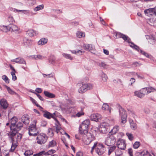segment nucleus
Segmentation results:
<instances>
[{"mask_svg": "<svg viewBox=\"0 0 156 156\" xmlns=\"http://www.w3.org/2000/svg\"><path fill=\"white\" fill-rule=\"evenodd\" d=\"M43 116L44 117L48 119H50L52 118L54 119L56 122L55 123L56 126L55 129H56V131L57 133H58V119L56 118V116L55 113H54L53 114H51L48 111H45L44 112Z\"/></svg>", "mask_w": 156, "mask_h": 156, "instance_id": "7ed1b4c3", "label": "nucleus"}, {"mask_svg": "<svg viewBox=\"0 0 156 156\" xmlns=\"http://www.w3.org/2000/svg\"><path fill=\"white\" fill-rule=\"evenodd\" d=\"M63 55L64 57L67 59H69L71 60H72L73 59V58L71 56V55L69 54L64 53L63 54Z\"/></svg>", "mask_w": 156, "mask_h": 156, "instance_id": "09e8293b", "label": "nucleus"}, {"mask_svg": "<svg viewBox=\"0 0 156 156\" xmlns=\"http://www.w3.org/2000/svg\"><path fill=\"white\" fill-rule=\"evenodd\" d=\"M84 49L93 52L95 50L94 46L92 44H84L83 46Z\"/></svg>", "mask_w": 156, "mask_h": 156, "instance_id": "2eb2a0df", "label": "nucleus"}, {"mask_svg": "<svg viewBox=\"0 0 156 156\" xmlns=\"http://www.w3.org/2000/svg\"><path fill=\"white\" fill-rule=\"evenodd\" d=\"M18 119L15 117H13L11 119V125L10 126V131L15 129L16 124L18 121Z\"/></svg>", "mask_w": 156, "mask_h": 156, "instance_id": "ddd939ff", "label": "nucleus"}, {"mask_svg": "<svg viewBox=\"0 0 156 156\" xmlns=\"http://www.w3.org/2000/svg\"><path fill=\"white\" fill-rule=\"evenodd\" d=\"M44 7V5H43L42 4L41 5H40L37 6L36 7H35L34 9V10L35 12H37L40 10H41L43 9Z\"/></svg>", "mask_w": 156, "mask_h": 156, "instance_id": "4c0bfd02", "label": "nucleus"}, {"mask_svg": "<svg viewBox=\"0 0 156 156\" xmlns=\"http://www.w3.org/2000/svg\"><path fill=\"white\" fill-rule=\"evenodd\" d=\"M23 126V123L21 122H19L16 125L15 129L16 130H17V131H18L21 129Z\"/></svg>", "mask_w": 156, "mask_h": 156, "instance_id": "2f4dec72", "label": "nucleus"}, {"mask_svg": "<svg viewBox=\"0 0 156 156\" xmlns=\"http://www.w3.org/2000/svg\"><path fill=\"white\" fill-rule=\"evenodd\" d=\"M44 93L46 96L49 98H53L55 97L54 94L47 91H45Z\"/></svg>", "mask_w": 156, "mask_h": 156, "instance_id": "473e14b6", "label": "nucleus"}, {"mask_svg": "<svg viewBox=\"0 0 156 156\" xmlns=\"http://www.w3.org/2000/svg\"><path fill=\"white\" fill-rule=\"evenodd\" d=\"M35 34V33L33 30H29L27 31V34L30 37H33Z\"/></svg>", "mask_w": 156, "mask_h": 156, "instance_id": "c9c22d12", "label": "nucleus"}, {"mask_svg": "<svg viewBox=\"0 0 156 156\" xmlns=\"http://www.w3.org/2000/svg\"><path fill=\"white\" fill-rule=\"evenodd\" d=\"M102 109L104 111L109 110V113L111 112V108H110L109 105L106 103H105L103 104Z\"/></svg>", "mask_w": 156, "mask_h": 156, "instance_id": "393cba45", "label": "nucleus"}, {"mask_svg": "<svg viewBox=\"0 0 156 156\" xmlns=\"http://www.w3.org/2000/svg\"><path fill=\"white\" fill-rule=\"evenodd\" d=\"M14 72H11V74L12 76V80H13L15 81L17 79V77L15 75Z\"/></svg>", "mask_w": 156, "mask_h": 156, "instance_id": "052dcab7", "label": "nucleus"}, {"mask_svg": "<svg viewBox=\"0 0 156 156\" xmlns=\"http://www.w3.org/2000/svg\"><path fill=\"white\" fill-rule=\"evenodd\" d=\"M0 28L3 32H7L10 31V24L8 26H2L0 27Z\"/></svg>", "mask_w": 156, "mask_h": 156, "instance_id": "a878e982", "label": "nucleus"}, {"mask_svg": "<svg viewBox=\"0 0 156 156\" xmlns=\"http://www.w3.org/2000/svg\"><path fill=\"white\" fill-rule=\"evenodd\" d=\"M12 142L11 146L10 151L12 152L14 151L16 148L17 147V145L16 144L15 141H12Z\"/></svg>", "mask_w": 156, "mask_h": 156, "instance_id": "f704fd0d", "label": "nucleus"}, {"mask_svg": "<svg viewBox=\"0 0 156 156\" xmlns=\"http://www.w3.org/2000/svg\"><path fill=\"white\" fill-rule=\"evenodd\" d=\"M134 94L135 96L140 98H142L144 96V94H143L141 91H135Z\"/></svg>", "mask_w": 156, "mask_h": 156, "instance_id": "c756f323", "label": "nucleus"}, {"mask_svg": "<svg viewBox=\"0 0 156 156\" xmlns=\"http://www.w3.org/2000/svg\"><path fill=\"white\" fill-rule=\"evenodd\" d=\"M77 87L79 88L78 92L80 93L83 94L87 91L86 87L84 83H79L77 84Z\"/></svg>", "mask_w": 156, "mask_h": 156, "instance_id": "9d476101", "label": "nucleus"}, {"mask_svg": "<svg viewBox=\"0 0 156 156\" xmlns=\"http://www.w3.org/2000/svg\"><path fill=\"white\" fill-rule=\"evenodd\" d=\"M115 142L116 139L114 136L108 134L107 137L106 138L105 144L106 145L109 146L115 144Z\"/></svg>", "mask_w": 156, "mask_h": 156, "instance_id": "423d86ee", "label": "nucleus"}, {"mask_svg": "<svg viewBox=\"0 0 156 156\" xmlns=\"http://www.w3.org/2000/svg\"><path fill=\"white\" fill-rule=\"evenodd\" d=\"M96 152L99 155H102L105 152V150L102 144H98L97 146Z\"/></svg>", "mask_w": 156, "mask_h": 156, "instance_id": "4468645a", "label": "nucleus"}, {"mask_svg": "<svg viewBox=\"0 0 156 156\" xmlns=\"http://www.w3.org/2000/svg\"><path fill=\"white\" fill-rule=\"evenodd\" d=\"M148 91L147 88H144L141 90V91L143 94H144V95L148 94Z\"/></svg>", "mask_w": 156, "mask_h": 156, "instance_id": "6e6d98bb", "label": "nucleus"}, {"mask_svg": "<svg viewBox=\"0 0 156 156\" xmlns=\"http://www.w3.org/2000/svg\"><path fill=\"white\" fill-rule=\"evenodd\" d=\"M5 87L9 93L12 95H17V94L14 92L13 90L11 88H10V87L7 86H5Z\"/></svg>", "mask_w": 156, "mask_h": 156, "instance_id": "72a5a7b5", "label": "nucleus"}, {"mask_svg": "<svg viewBox=\"0 0 156 156\" xmlns=\"http://www.w3.org/2000/svg\"><path fill=\"white\" fill-rule=\"evenodd\" d=\"M71 51L72 53L77 55H81L84 52V51H82L80 50H79L78 51L72 50Z\"/></svg>", "mask_w": 156, "mask_h": 156, "instance_id": "c85d7f7f", "label": "nucleus"}, {"mask_svg": "<svg viewBox=\"0 0 156 156\" xmlns=\"http://www.w3.org/2000/svg\"><path fill=\"white\" fill-rule=\"evenodd\" d=\"M56 145V142L55 141L52 140L50 142L48 145V147H53L55 146Z\"/></svg>", "mask_w": 156, "mask_h": 156, "instance_id": "37998d69", "label": "nucleus"}, {"mask_svg": "<svg viewBox=\"0 0 156 156\" xmlns=\"http://www.w3.org/2000/svg\"><path fill=\"white\" fill-rule=\"evenodd\" d=\"M115 37L116 38H122L124 40L127 41V42H129V39H128V37L126 35H124L120 33H117L115 35Z\"/></svg>", "mask_w": 156, "mask_h": 156, "instance_id": "f3484780", "label": "nucleus"}, {"mask_svg": "<svg viewBox=\"0 0 156 156\" xmlns=\"http://www.w3.org/2000/svg\"><path fill=\"white\" fill-rule=\"evenodd\" d=\"M43 154L45 155L44 151L40 152L36 154H34V156H42Z\"/></svg>", "mask_w": 156, "mask_h": 156, "instance_id": "4d7b16f0", "label": "nucleus"}, {"mask_svg": "<svg viewBox=\"0 0 156 156\" xmlns=\"http://www.w3.org/2000/svg\"><path fill=\"white\" fill-rule=\"evenodd\" d=\"M59 132H60L62 134H64L66 133V132L64 131V130L63 129L59 127Z\"/></svg>", "mask_w": 156, "mask_h": 156, "instance_id": "338daca9", "label": "nucleus"}, {"mask_svg": "<svg viewBox=\"0 0 156 156\" xmlns=\"http://www.w3.org/2000/svg\"><path fill=\"white\" fill-rule=\"evenodd\" d=\"M116 148L115 146H112L108 147V154L110 155Z\"/></svg>", "mask_w": 156, "mask_h": 156, "instance_id": "e433bc0d", "label": "nucleus"}, {"mask_svg": "<svg viewBox=\"0 0 156 156\" xmlns=\"http://www.w3.org/2000/svg\"><path fill=\"white\" fill-rule=\"evenodd\" d=\"M21 121L25 124H28L29 123V118L27 115H23L21 118Z\"/></svg>", "mask_w": 156, "mask_h": 156, "instance_id": "5701e85b", "label": "nucleus"}, {"mask_svg": "<svg viewBox=\"0 0 156 156\" xmlns=\"http://www.w3.org/2000/svg\"><path fill=\"white\" fill-rule=\"evenodd\" d=\"M101 118V115L98 113L92 114L90 116V118L92 120L96 122L99 121Z\"/></svg>", "mask_w": 156, "mask_h": 156, "instance_id": "f8f14e48", "label": "nucleus"}, {"mask_svg": "<svg viewBox=\"0 0 156 156\" xmlns=\"http://www.w3.org/2000/svg\"><path fill=\"white\" fill-rule=\"evenodd\" d=\"M43 76L45 77H47V78H50L51 77H53V75L52 73L50 74H43Z\"/></svg>", "mask_w": 156, "mask_h": 156, "instance_id": "680f3d73", "label": "nucleus"}, {"mask_svg": "<svg viewBox=\"0 0 156 156\" xmlns=\"http://www.w3.org/2000/svg\"><path fill=\"white\" fill-rule=\"evenodd\" d=\"M107 122L109 125H112L114 124L115 123V121L114 119L110 118L108 119Z\"/></svg>", "mask_w": 156, "mask_h": 156, "instance_id": "8fccbe9b", "label": "nucleus"}, {"mask_svg": "<svg viewBox=\"0 0 156 156\" xmlns=\"http://www.w3.org/2000/svg\"><path fill=\"white\" fill-rule=\"evenodd\" d=\"M116 145L118 148L120 149L124 150L126 148V144L125 141L123 139L118 140Z\"/></svg>", "mask_w": 156, "mask_h": 156, "instance_id": "1a4fd4ad", "label": "nucleus"}, {"mask_svg": "<svg viewBox=\"0 0 156 156\" xmlns=\"http://www.w3.org/2000/svg\"><path fill=\"white\" fill-rule=\"evenodd\" d=\"M128 152L130 156H133V151L131 148H129L128 149Z\"/></svg>", "mask_w": 156, "mask_h": 156, "instance_id": "774afa93", "label": "nucleus"}, {"mask_svg": "<svg viewBox=\"0 0 156 156\" xmlns=\"http://www.w3.org/2000/svg\"><path fill=\"white\" fill-rule=\"evenodd\" d=\"M140 142H136L133 145V147L134 149H137L140 145Z\"/></svg>", "mask_w": 156, "mask_h": 156, "instance_id": "603ef678", "label": "nucleus"}, {"mask_svg": "<svg viewBox=\"0 0 156 156\" xmlns=\"http://www.w3.org/2000/svg\"><path fill=\"white\" fill-rule=\"evenodd\" d=\"M119 127L118 126H115L109 132V134L112 135L115 134L119 131Z\"/></svg>", "mask_w": 156, "mask_h": 156, "instance_id": "412c9836", "label": "nucleus"}, {"mask_svg": "<svg viewBox=\"0 0 156 156\" xmlns=\"http://www.w3.org/2000/svg\"><path fill=\"white\" fill-rule=\"evenodd\" d=\"M80 134L82 136V141L84 144L86 145L89 144L94 139V135L89 132H87L86 133H84L83 134Z\"/></svg>", "mask_w": 156, "mask_h": 156, "instance_id": "f257e3e1", "label": "nucleus"}, {"mask_svg": "<svg viewBox=\"0 0 156 156\" xmlns=\"http://www.w3.org/2000/svg\"><path fill=\"white\" fill-rule=\"evenodd\" d=\"M86 86L87 91L88 90H90L93 88V86L92 84L90 83H85Z\"/></svg>", "mask_w": 156, "mask_h": 156, "instance_id": "c03bdc74", "label": "nucleus"}, {"mask_svg": "<svg viewBox=\"0 0 156 156\" xmlns=\"http://www.w3.org/2000/svg\"><path fill=\"white\" fill-rule=\"evenodd\" d=\"M28 3L30 6H32L36 3V1L34 0H28Z\"/></svg>", "mask_w": 156, "mask_h": 156, "instance_id": "13d9d810", "label": "nucleus"}, {"mask_svg": "<svg viewBox=\"0 0 156 156\" xmlns=\"http://www.w3.org/2000/svg\"><path fill=\"white\" fill-rule=\"evenodd\" d=\"M98 65L100 67H102L103 68H106L107 66V65L104 62L98 63Z\"/></svg>", "mask_w": 156, "mask_h": 156, "instance_id": "de8ad7c7", "label": "nucleus"}, {"mask_svg": "<svg viewBox=\"0 0 156 156\" xmlns=\"http://www.w3.org/2000/svg\"><path fill=\"white\" fill-rule=\"evenodd\" d=\"M10 31L11 32H14L16 33L19 32L20 28H19L16 25L13 24H10Z\"/></svg>", "mask_w": 156, "mask_h": 156, "instance_id": "6ab92c4d", "label": "nucleus"}, {"mask_svg": "<svg viewBox=\"0 0 156 156\" xmlns=\"http://www.w3.org/2000/svg\"><path fill=\"white\" fill-rule=\"evenodd\" d=\"M109 126V125L107 122H103L101 124L99 129V131L102 133H106Z\"/></svg>", "mask_w": 156, "mask_h": 156, "instance_id": "6e6552de", "label": "nucleus"}, {"mask_svg": "<svg viewBox=\"0 0 156 156\" xmlns=\"http://www.w3.org/2000/svg\"><path fill=\"white\" fill-rule=\"evenodd\" d=\"M126 134L130 140H133V136L132 134L131 133H127Z\"/></svg>", "mask_w": 156, "mask_h": 156, "instance_id": "5fc2aeb1", "label": "nucleus"}, {"mask_svg": "<svg viewBox=\"0 0 156 156\" xmlns=\"http://www.w3.org/2000/svg\"><path fill=\"white\" fill-rule=\"evenodd\" d=\"M33 153L32 151L27 150L24 153V155L26 156H28L32 155Z\"/></svg>", "mask_w": 156, "mask_h": 156, "instance_id": "3c124183", "label": "nucleus"}, {"mask_svg": "<svg viewBox=\"0 0 156 156\" xmlns=\"http://www.w3.org/2000/svg\"><path fill=\"white\" fill-rule=\"evenodd\" d=\"M147 89L148 94L152 92H154L155 90L156 91V89H154L152 87H147Z\"/></svg>", "mask_w": 156, "mask_h": 156, "instance_id": "e2e57ef3", "label": "nucleus"}, {"mask_svg": "<svg viewBox=\"0 0 156 156\" xmlns=\"http://www.w3.org/2000/svg\"><path fill=\"white\" fill-rule=\"evenodd\" d=\"M101 77L102 80L104 82H106L107 81L108 77L104 73H102L101 74Z\"/></svg>", "mask_w": 156, "mask_h": 156, "instance_id": "a18cd8bd", "label": "nucleus"}, {"mask_svg": "<svg viewBox=\"0 0 156 156\" xmlns=\"http://www.w3.org/2000/svg\"><path fill=\"white\" fill-rule=\"evenodd\" d=\"M2 78L6 83H9V79L6 75H3L2 76Z\"/></svg>", "mask_w": 156, "mask_h": 156, "instance_id": "864d4df0", "label": "nucleus"}, {"mask_svg": "<svg viewBox=\"0 0 156 156\" xmlns=\"http://www.w3.org/2000/svg\"><path fill=\"white\" fill-rule=\"evenodd\" d=\"M0 105L4 109H6L8 107V104L6 100L4 99H2L0 101Z\"/></svg>", "mask_w": 156, "mask_h": 156, "instance_id": "b1692460", "label": "nucleus"}, {"mask_svg": "<svg viewBox=\"0 0 156 156\" xmlns=\"http://www.w3.org/2000/svg\"><path fill=\"white\" fill-rule=\"evenodd\" d=\"M49 62L52 64H54L55 62V58L53 55L50 56L49 59Z\"/></svg>", "mask_w": 156, "mask_h": 156, "instance_id": "ea45409f", "label": "nucleus"}, {"mask_svg": "<svg viewBox=\"0 0 156 156\" xmlns=\"http://www.w3.org/2000/svg\"><path fill=\"white\" fill-rule=\"evenodd\" d=\"M28 133L30 136H35L39 133V132L37 131L35 125H32L29 126V128Z\"/></svg>", "mask_w": 156, "mask_h": 156, "instance_id": "0eeeda50", "label": "nucleus"}, {"mask_svg": "<svg viewBox=\"0 0 156 156\" xmlns=\"http://www.w3.org/2000/svg\"><path fill=\"white\" fill-rule=\"evenodd\" d=\"M48 40L45 38H42L38 42V44L39 45H43L46 44Z\"/></svg>", "mask_w": 156, "mask_h": 156, "instance_id": "cd10ccee", "label": "nucleus"}, {"mask_svg": "<svg viewBox=\"0 0 156 156\" xmlns=\"http://www.w3.org/2000/svg\"><path fill=\"white\" fill-rule=\"evenodd\" d=\"M90 122L89 119H86L83 122L79 127V131L80 134H83L84 133H86L88 132V129Z\"/></svg>", "mask_w": 156, "mask_h": 156, "instance_id": "20e7f679", "label": "nucleus"}, {"mask_svg": "<svg viewBox=\"0 0 156 156\" xmlns=\"http://www.w3.org/2000/svg\"><path fill=\"white\" fill-rule=\"evenodd\" d=\"M130 46L133 48H134V49L137 50L138 51H139V48L138 46L135 45L131 43V44L130 45Z\"/></svg>", "mask_w": 156, "mask_h": 156, "instance_id": "bf43d9fd", "label": "nucleus"}, {"mask_svg": "<svg viewBox=\"0 0 156 156\" xmlns=\"http://www.w3.org/2000/svg\"><path fill=\"white\" fill-rule=\"evenodd\" d=\"M55 151L53 150H51L48 151L47 152H45L44 151L45 155L46 156L51 155L55 153Z\"/></svg>", "mask_w": 156, "mask_h": 156, "instance_id": "79ce46f5", "label": "nucleus"}, {"mask_svg": "<svg viewBox=\"0 0 156 156\" xmlns=\"http://www.w3.org/2000/svg\"><path fill=\"white\" fill-rule=\"evenodd\" d=\"M115 156H118L123 154L122 152L119 148L115 150Z\"/></svg>", "mask_w": 156, "mask_h": 156, "instance_id": "58836bf2", "label": "nucleus"}, {"mask_svg": "<svg viewBox=\"0 0 156 156\" xmlns=\"http://www.w3.org/2000/svg\"><path fill=\"white\" fill-rule=\"evenodd\" d=\"M18 132L17 130L15 129L10 131L7 133V134L12 141H14L16 139L17 141H20L22 137V135Z\"/></svg>", "mask_w": 156, "mask_h": 156, "instance_id": "f03ea898", "label": "nucleus"}, {"mask_svg": "<svg viewBox=\"0 0 156 156\" xmlns=\"http://www.w3.org/2000/svg\"><path fill=\"white\" fill-rule=\"evenodd\" d=\"M154 8L153 9H149L144 11L145 14L148 16H150L155 15V12H154Z\"/></svg>", "mask_w": 156, "mask_h": 156, "instance_id": "aec40b11", "label": "nucleus"}, {"mask_svg": "<svg viewBox=\"0 0 156 156\" xmlns=\"http://www.w3.org/2000/svg\"><path fill=\"white\" fill-rule=\"evenodd\" d=\"M61 108L63 112H65L67 113H70L71 112L73 109L72 107H69V106H67L66 107H64L63 105L61 106Z\"/></svg>", "mask_w": 156, "mask_h": 156, "instance_id": "dca6fc26", "label": "nucleus"}, {"mask_svg": "<svg viewBox=\"0 0 156 156\" xmlns=\"http://www.w3.org/2000/svg\"><path fill=\"white\" fill-rule=\"evenodd\" d=\"M76 35L77 37L80 38L85 36V34L82 32L80 31H78L77 32Z\"/></svg>", "mask_w": 156, "mask_h": 156, "instance_id": "a19ab883", "label": "nucleus"}, {"mask_svg": "<svg viewBox=\"0 0 156 156\" xmlns=\"http://www.w3.org/2000/svg\"><path fill=\"white\" fill-rule=\"evenodd\" d=\"M48 134L50 136H52L53 135V131L52 129H51V128H49L48 129Z\"/></svg>", "mask_w": 156, "mask_h": 156, "instance_id": "0e129e2a", "label": "nucleus"}, {"mask_svg": "<svg viewBox=\"0 0 156 156\" xmlns=\"http://www.w3.org/2000/svg\"><path fill=\"white\" fill-rule=\"evenodd\" d=\"M8 20L10 23H12L13 22H14V20L12 17H9Z\"/></svg>", "mask_w": 156, "mask_h": 156, "instance_id": "69168bd1", "label": "nucleus"}, {"mask_svg": "<svg viewBox=\"0 0 156 156\" xmlns=\"http://www.w3.org/2000/svg\"><path fill=\"white\" fill-rule=\"evenodd\" d=\"M119 114L121 116V122L124 123L126 122L127 115L126 111L123 109L121 108L119 110Z\"/></svg>", "mask_w": 156, "mask_h": 156, "instance_id": "9b49d317", "label": "nucleus"}, {"mask_svg": "<svg viewBox=\"0 0 156 156\" xmlns=\"http://www.w3.org/2000/svg\"><path fill=\"white\" fill-rule=\"evenodd\" d=\"M148 153V151L145 150L141 152L138 153L140 156H144L147 154Z\"/></svg>", "mask_w": 156, "mask_h": 156, "instance_id": "49530a36", "label": "nucleus"}, {"mask_svg": "<svg viewBox=\"0 0 156 156\" xmlns=\"http://www.w3.org/2000/svg\"><path fill=\"white\" fill-rule=\"evenodd\" d=\"M11 61L20 64H26L25 61L23 58H18L12 60Z\"/></svg>", "mask_w": 156, "mask_h": 156, "instance_id": "4be33fe9", "label": "nucleus"}, {"mask_svg": "<svg viewBox=\"0 0 156 156\" xmlns=\"http://www.w3.org/2000/svg\"><path fill=\"white\" fill-rule=\"evenodd\" d=\"M130 124L131 129L133 130H135L137 128L136 124L133 120L130 121Z\"/></svg>", "mask_w": 156, "mask_h": 156, "instance_id": "7c9ffc66", "label": "nucleus"}, {"mask_svg": "<svg viewBox=\"0 0 156 156\" xmlns=\"http://www.w3.org/2000/svg\"><path fill=\"white\" fill-rule=\"evenodd\" d=\"M23 42L24 45L26 47H30L33 44V42L30 40H29L26 38H24Z\"/></svg>", "mask_w": 156, "mask_h": 156, "instance_id": "a211bd4d", "label": "nucleus"}, {"mask_svg": "<svg viewBox=\"0 0 156 156\" xmlns=\"http://www.w3.org/2000/svg\"><path fill=\"white\" fill-rule=\"evenodd\" d=\"M37 138V143L40 144H44L47 141L48 137L43 133L38 134Z\"/></svg>", "mask_w": 156, "mask_h": 156, "instance_id": "39448f33", "label": "nucleus"}, {"mask_svg": "<svg viewBox=\"0 0 156 156\" xmlns=\"http://www.w3.org/2000/svg\"><path fill=\"white\" fill-rule=\"evenodd\" d=\"M83 109L82 108L80 111H79L74 116L75 117H80L84 115V112L83 111Z\"/></svg>", "mask_w": 156, "mask_h": 156, "instance_id": "bb28decb", "label": "nucleus"}]
</instances>
